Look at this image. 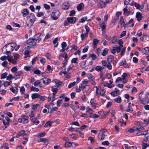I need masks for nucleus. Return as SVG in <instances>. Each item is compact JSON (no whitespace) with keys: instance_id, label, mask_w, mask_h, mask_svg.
Masks as SVG:
<instances>
[{"instance_id":"f257e3e1","label":"nucleus","mask_w":149,"mask_h":149,"mask_svg":"<svg viewBox=\"0 0 149 149\" xmlns=\"http://www.w3.org/2000/svg\"><path fill=\"white\" fill-rule=\"evenodd\" d=\"M29 17L30 19L28 22H26V24L30 28L35 21L36 17L34 14L33 13H31Z\"/></svg>"},{"instance_id":"f03ea898","label":"nucleus","mask_w":149,"mask_h":149,"mask_svg":"<svg viewBox=\"0 0 149 149\" xmlns=\"http://www.w3.org/2000/svg\"><path fill=\"white\" fill-rule=\"evenodd\" d=\"M76 18L75 17H68L67 20L64 22V26H66L68 25L69 23L74 24L76 22Z\"/></svg>"},{"instance_id":"7ed1b4c3","label":"nucleus","mask_w":149,"mask_h":149,"mask_svg":"<svg viewBox=\"0 0 149 149\" xmlns=\"http://www.w3.org/2000/svg\"><path fill=\"white\" fill-rule=\"evenodd\" d=\"M60 12L58 10H55L51 14V17L54 20H57L59 15Z\"/></svg>"},{"instance_id":"20e7f679","label":"nucleus","mask_w":149,"mask_h":149,"mask_svg":"<svg viewBox=\"0 0 149 149\" xmlns=\"http://www.w3.org/2000/svg\"><path fill=\"white\" fill-rule=\"evenodd\" d=\"M27 43L28 45L27 46L28 47L31 48L36 44V42L33 38H31L27 41Z\"/></svg>"},{"instance_id":"39448f33","label":"nucleus","mask_w":149,"mask_h":149,"mask_svg":"<svg viewBox=\"0 0 149 149\" xmlns=\"http://www.w3.org/2000/svg\"><path fill=\"white\" fill-rule=\"evenodd\" d=\"M4 49H6V53L7 54H9L10 53L13 49L10 46V45L8 44H7L3 47L2 50H3Z\"/></svg>"},{"instance_id":"423d86ee","label":"nucleus","mask_w":149,"mask_h":149,"mask_svg":"<svg viewBox=\"0 0 149 149\" xmlns=\"http://www.w3.org/2000/svg\"><path fill=\"white\" fill-rule=\"evenodd\" d=\"M43 83L45 84L43 87L45 86L46 85H48L51 82V80L50 79L47 78V77H44L42 79Z\"/></svg>"},{"instance_id":"0eeeda50","label":"nucleus","mask_w":149,"mask_h":149,"mask_svg":"<svg viewBox=\"0 0 149 149\" xmlns=\"http://www.w3.org/2000/svg\"><path fill=\"white\" fill-rule=\"evenodd\" d=\"M62 7L63 9L67 10L69 8V3L67 1L65 2L62 4Z\"/></svg>"},{"instance_id":"6e6552de","label":"nucleus","mask_w":149,"mask_h":149,"mask_svg":"<svg viewBox=\"0 0 149 149\" xmlns=\"http://www.w3.org/2000/svg\"><path fill=\"white\" fill-rule=\"evenodd\" d=\"M41 36L40 34L38 33L34 36V38L33 39L35 40V41L37 42H39L41 38L40 37Z\"/></svg>"},{"instance_id":"1a4fd4ad","label":"nucleus","mask_w":149,"mask_h":149,"mask_svg":"<svg viewBox=\"0 0 149 149\" xmlns=\"http://www.w3.org/2000/svg\"><path fill=\"white\" fill-rule=\"evenodd\" d=\"M22 13L23 17H25L29 14V13L27 9L25 8L22 10Z\"/></svg>"},{"instance_id":"9d476101","label":"nucleus","mask_w":149,"mask_h":149,"mask_svg":"<svg viewBox=\"0 0 149 149\" xmlns=\"http://www.w3.org/2000/svg\"><path fill=\"white\" fill-rule=\"evenodd\" d=\"M37 141L38 142H43L46 145H47L48 144V139L46 138H40Z\"/></svg>"},{"instance_id":"9b49d317","label":"nucleus","mask_w":149,"mask_h":149,"mask_svg":"<svg viewBox=\"0 0 149 149\" xmlns=\"http://www.w3.org/2000/svg\"><path fill=\"white\" fill-rule=\"evenodd\" d=\"M136 17L137 18V21L139 22L143 18L141 13L140 12H137L136 15Z\"/></svg>"},{"instance_id":"f8f14e48","label":"nucleus","mask_w":149,"mask_h":149,"mask_svg":"<svg viewBox=\"0 0 149 149\" xmlns=\"http://www.w3.org/2000/svg\"><path fill=\"white\" fill-rule=\"evenodd\" d=\"M21 117L22 119L24 120L23 121L24 123H26L29 122V120H28V117L27 116L22 115L21 116Z\"/></svg>"},{"instance_id":"ddd939ff","label":"nucleus","mask_w":149,"mask_h":149,"mask_svg":"<svg viewBox=\"0 0 149 149\" xmlns=\"http://www.w3.org/2000/svg\"><path fill=\"white\" fill-rule=\"evenodd\" d=\"M22 74L23 72L22 71L17 72L15 74V78L16 79L19 78V76Z\"/></svg>"},{"instance_id":"4468645a","label":"nucleus","mask_w":149,"mask_h":149,"mask_svg":"<svg viewBox=\"0 0 149 149\" xmlns=\"http://www.w3.org/2000/svg\"><path fill=\"white\" fill-rule=\"evenodd\" d=\"M114 56L113 55L109 56L107 59V60L108 63H111L113 60Z\"/></svg>"},{"instance_id":"2eb2a0df","label":"nucleus","mask_w":149,"mask_h":149,"mask_svg":"<svg viewBox=\"0 0 149 149\" xmlns=\"http://www.w3.org/2000/svg\"><path fill=\"white\" fill-rule=\"evenodd\" d=\"M115 90H116V91H113L111 93V95L113 97H115L118 95L119 93V90H117L116 88H115Z\"/></svg>"},{"instance_id":"dca6fc26","label":"nucleus","mask_w":149,"mask_h":149,"mask_svg":"<svg viewBox=\"0 0 149 149\" xmlns=\"http://www.w3.org/2000/svg\"><path fill=\"white\" fill-rule=\"evenodd\" d=\"M37 118H31V122L35 124L36 125H37L40 123L39 120H37Z\"/></svg>"},{"instance_id":"f3484780","label":"nucleus","mask_w":149,"mask_h":149,"mask_svg":"<svg viewBox=\"0 0 149 149\" xmlns=\"http://www.w3.org/2000/svg\"><path fill=\"white\" fill-rule=\"evenodd\" d=\"M127 6H126L123 9V14H126L128 16L130 14V10L129 9H127Z\"/></svg>"},{"instance_id":"a211bd4d","label":"nucleus","mask_w":149,"mask_h":149,"mask_svg":"<svg viewBox=\"0 0 149 149\" xmlns=\"http://www.w3.org/2000/svg\"><path fill=\"white\" fill-rule=\"evenodd\" d=\"M98 3L99 6L101 8H104L106 6V3L103 1H100Z\"/></svg>"},{"instance_id":"6ab92c4d","label":"nucleus","mask_w":149,"mask_h":149,"mask_svg":"<svg viewBox=\"0 0 149 149\" xmlns=\"http://www.w3.org/2000/svg\"><path fill=\"white\" fill-rule=\"evenodd\" d=\"M58 86L57 85L51 87L52 91L54 93H57L58 91Z\"/></svg>"},{"instance_id":"aec40b11","label":"nucleus","mask_w":149,"mask_h":149,"mask_svg":"<svg viewBox=\"0 0 149 149\" xmlns=\"http://www.w3.org/2000/svg\"><path fill=\"white\" fill-rule=\"evenodd\" d=\"M109 51V49L107 48H106L104 49L103 50L102 52L101 53V55L103 56H105L108 54Z\"/></svg>"},{"instance_id":"412c9836","label":"nucleus","mask_w":149,"mask_h":149,"mask_svg":"<svg viewBox=\"0 0 149 149\" xmlns=\"http://www.w3.org/2000/svg\"><path fill=\"white\" fill-rule=\"evenodd\" d=\"M89 116L91 118H95L99 117V116L95 113H90Z\"/></svg>"},{"instance_id":"4be33fe9","label":"nucleus","mask_w":149,"mask_h":149,"mask_svg":"<svg viewBox=\"0 0 149 149\" xmlns=\"http://www.w3.org/2000/svg\"><path fill=\"white\" fill-rule=\"evenodd\" d=\"M84 5L82 3L79 4L77 6V8L78 11H80L84 7Z\"/></svg>"},{"instance_id":"5701e85b","label":"nucleus","mask_w":149,"mask_h":149,"mask_svg":"<svg viewBox=\"0 0 149 149\" xmlns=\"http://www.w3.org/2000/svg\"><path fill=\"white\" fill-rule=\"evenodd\" d=\"M87 19V17L86 16L83 17L81 19L80 21V22H81V23H84L86 20L87 21H91V19Z\"/></svg>"},{"instance_id":"b1692460","label":"nucleus","mask_w":149,"mask_h":149,"mask_svg":"<svg viewBox=\"0 0 149 149\" xmlns=\"http://www.w3.org/2000/svg\"><path fill=\"white\" fill-rule=\"evenodd\" d=\"M105 135L103 133H100L98 135V138L99 139L103 141L105 137Z\"/></svg>"},{"instance_id":"393cba45","label":"nucleus","mask_w":149,"mask_h":149,"mask_svg":"<svg viewBox=\"0 0 149 149\" xmlns=\"http://www.w3.org/2000/svg\"><path fill=\"white\" fill-rule=\"evenodd\" d=\"M100 26L102 29V31L104 32L105 31L106 26L104 22H102L100 25Z\"/></svg>"},{"instance_id":"a878e982","label":"nucleus","mask_w":149,"mask_h":149,"mask_svg":"<svg viewBox=\"0 0 149 149\" xmlns=\"http://www.w3.org/2000/svg\"><path fill=\"white\" fill-rule=\"evenodd\" d=\"M58 40V38H56L53 40V42L54 44V47H57L58 45V43L57 42Z\"/></svg>"},{"instance_id":"bb28decb","label":"nucleus","mask_w":149,"mask_h":149,"mask_svg":"<svg viewBox=\"0 0 149 149\" xmlns=\"http://www.w3.org/2000/svg\"><path fill=\"white\" fill-rule=\"evenodd\" d=\"M149 52V47H146L143 49V52L145 54H147Z\"/></svg>"},{"instance_id":"cd10ccee","label":"nucleus","mask_w":149,"mask_h":149,"mask_svg":"<svg viewBox=\"0 0 149 149\" xmlns=\"http://www.w3.org/2000/svg\"><path fill=\"white\" fill-rule=\"evenodd\" d=\"M109 113H110L111 114V117H112L114 116L115 114V111L114 110H111L108 111L107 112V113L106 114H105L104 115H107V114Z\"/></svg>"},{"instance_id":"c85d7f7f","label":"nucleus","mask_w":149,"mask_h":149,"mask_svg":"<svg viewBox=\"0 0 149 149\" xmlns=\"http://www.w3.org/2000/svg\"><path fill=\"white\" fill-rule=\"evenodd\" d=\"M39 94L36 93L33 94L31 95V97L33 100H34L35 98H38Z\"/></svg>"},{"instance_id":"c756f323","label":"nucleus","mask_w":149,"mask_h":149,"mask_svg":"<svg viewBox=\"0 0 149 149\" xmlns=\"http://www.w3.org/2000/svg\"><path fill=\"white\" fill-rule=\"evenodd\" d=\"M72 145V143L70 142H66L65 143V148H68L71 146Z\"/></svg>"},{"instance_id":"7c9ffc66","label":"nucleus","mask_w":149,"mask_h":149,"mask_svg":"<svg viewBox=\"0 0 149 149\" xmlns=\"http://www.w3.org/2000/svg\"><path fill=\"white\" fill-rule=\"evenodd\" d=\"M88 36V34L85 33L84 34L82 33L81 35V38L82 40H83L85 38L87 37Z\"/></svg>"},{"instance_id":"2f4dec72","label":"nucleus","mask_w":149,"mask_h":149,"mask_svg":"<svg viewBox=\"0 0 149 149\" xmlns=\"http://www.w3.org/2000/svg\"><path fill=\"white\" fill-rule=\"evenodd\" d=\"M78 58H73L71 61V63H75L76 65L77 64L78 62L77 61H78Z\"/></svg>"},{"instance_id":"473e14b6","label":"nucleus","mask_w":149,"mask_h":149,"mask_svg":"<svg viewBox=\"0 0 149 149\" xmlns=\"http://www.w3.org/2000/svg\"><path fill=\"white\" fill-rule=\"evenodd\" d=\"M114 100L118 103H120L121 102V98L120 96H118L117 98L115 99Z\"/></svg>"},{"instance_id":"72a5a7b5","label":"nucleus","mask_w":149,"mask_h":149,"mask_svg":"<svg viewBox=\"0 0 149 149\" xmlns=\"http://www.w3.org/2000/svg\"><path fill=\"white\" fill-rule=\"evenodd\" d=\"M54 81L55 83L57 84L58 86H61L62 85V84L63 83V82L59 80L55 79L54 80Z\"/></svg>"},{"instance_id":"f704fd0d","label":"nucleus","mask_w":149,"mask_h":149,"mask_svg":"<svg viewBox=\"0 0 149 149\" xmlns=\"http://www.w3.org/2000/svg\"><path fill=\"white\" fill-rule=\"evenodd\" d=\"M111 42L113 44H115L117 41V38L116 36H113L111 39H110Z\"/></svg>"},{"instance_id":"c9c22d12","label":"nucleus","mask_w":149,"mask_h":149,"mask_svg":"<svg viewBox=\"0 0 149 149\" xmlns=\"http://www.w3.org/2000/svg\"><path fill=\"white\" fill-rule=\"evenodd\" d=\"M90 103L92 105V106L94 109H95L97 107L96 106V104L93 101V99H91V100L90 101Z\"/></svg>"},{"instance_id":"e433bc0d","label":"nucleus","mask_w":149,"mask_h":149,"mask_svg":"<svg viewBox=\"0 0 149 149\" xmlns=\"http://www.w3.org/2000/svg\"><path fill=\"white\" fill-rule=\"evenodd\" d=\"M125 111L126 112L132 113L133 111V109L132 107H130L129 106H128V108L126 109Z\"/></svg>"},{"instance_id":"4c0bfd02","label":"nucleus","mask_w":149,"mask_h":149,"mask_svg":"<svg viewBox=\"0 0 149 149\" xmlns=\"http://www.w3.org/2000/svg\"><path fill=\"white\" fill-rule=\"evenodd\" d=\"M25 132V131L23 130L21 131L16 136V137L18 138L19 136L23 134Z\"/></svg>"},{"instance_id":"58836bf2","label":"nucleus","mask_w":149,"mask_h":149,"mask_svg":"<svg viewBox=\"0 0 149 149\" xmlns=\"http://www.w3.org/2000/svg\"><path fill=\"white\" fill-rule=\"evenodd\" d=\"M39 89L37 88H35L32 86L31 87V91H34V92H38L39 91Z\"/></svg>"},{"instance_id":"ea45409f","label":"nucleus","mask_w":149,"mask_h":149,"mask_svg":"<svg viewBox=\"0 0 149 149\" xmlns=\"http://www.w3.org/2000/svg\"><path fill=\"white\" fill-rule=\"evenodd\" d=\"M52 70V68L51 66L49 65H47V69L46 70V72L48 73H50V71Z\"/></svg>"},{"instance_id":"a19ab883","label":"nucleus","mask_w":149,"mask_h":149,"mask_svg":"<svg viewBox=\"0 0 149 149\" xmlns=\"http://www.w3.org/2000/svg\"><path fill=\"white\" fill-rule=\"evenodd\" d=\"M8 45H10V46L14 50L16 46V44L13 42L10 43L8 44Z\"/></svg>"},{"instance_id":"79ce46f5","label":"nucleus","mask_w":149,"mask_h":149,"mask_svg":"<svg viewBox=\"0 0 149 149\" xmlns=\"http://www.w3.org/2000/svg\"><path fill=\"white\" fill-rule=\"evenodd\" d=\"M3 122L5 128H6L8 127L9 126V124L8 123L6 122V120H3Z\"/></svg>"},{"instance_id":"37998d69","label":"nucleus","mask_w":149,"mask_h":149,"mask_svg":"<svg viewBox=\"0 0 149 149\" xmlns=\"http://www.w3.org/2000/svg\"><path fill=\"white\" fill-rule=\"evenodd\" d=\"M113 49L111 50V53L114 54L116 52H117V47H113Z\"/></svg>"},{"instance_id":"c03bdc74","label":"nucleus","mask_w":149,"mask_h":149,"mask_svg":"<svg viewBox=\"0 0 149 149\" xmlns=\"http://www.w3.org/2000/svg\"><path fill=\"white\" fill-rule=\"evenodd\" d=\"M12 83V81H5L4 82V85L5 87H7L9 85Z\"/></svg>"},{"instance_id":"a18cd8bd","label":"nucleus","mask_w":149,"mask_h":149,"mask_svg":"<svg viewBox=\"0 0 149 149\" xmlns=\"http://www.w3.org/2000/svg\"><path fill=\"white\" fill-rule=\"evenodd\" d=\"M88 140L91 141V143H93L95 141V139L92 136H89L88 137Z\"/></svg>"},{"instance_id":"49530a36","label":"nucleus","mask_w":149,"mask_h":149,"mask_svg":"<svg viewBox=\"0 0 149 149\" xmlns=\"http://www.w3.org/2000/svg\"><path fill=\"white\" fill-rule=\"evenodd\" d=\"M45 98V96H44L40 95H39L38 98L40 100L44 101Z\"/></svg>"},{"instance_id":"de8ad7c7","label":"nucleus","mask_w":149,"mask_h":149,"mask_svg":"<svg viewBox=\"0 0 149 149\" xmlns=\"http://www.w3.org/2000/svg\"><path fill=\"white\" fill-rule=\"evenodd\" d=\"M13 76L11 74H10L6 77V79L8 80H10L13 79Z\"/></svg>"},{"instance_id":"09e8293b","label":"nucleus","mask_w":149,"mask_h":149,"mask_svg":"<svg viewBox=\"0 0 149 149\" xmlns=\"http://www.w3.org/2000/svg\"><path fill=\"white\" fill-rule=\"evenodd\" d=\"M7 73L6 72L3 73L1 76V79H2L6 78L7 77Z\"/></svg>"},{"instance_id":"8fccbe9b","label":"nucleus","mask_w":149,"mask_h":149,"mask_svg":"<svg viewBox=\"0 0 149 149\" xmlns=\"http://www.w3.org/2000/svg\"><path fill=\"white\" fill-rule=\"evenodd\" d=\"M90 57L92 58V60H95L97 58L96 55L94 54H91Z\"/></svg>"},{"instance_id":"3c124183","label":"nucleus","mask_w":149,"mask_h":149,"mask_svg":"<svg viewBox=\"0 0 149 149\" xmlns=\"http://www.w3.org/2000/svg\"><path fill=\"white\" fill-rule=\"evenodd\" d=\"M76 82L74 81L73 82L70 83L68 86V88H70L74 86L76 84Z\"/></svg>"},{"instance_id":"603ef678","label":"nucleus","mask_w":149,"mask_h":149,"mask_svg":"<svg viewBox=\"0 0 149 149\" xmlns=\"http://www.w3.org/2000/svg\"><path fill=\"white\" fill-rule=\"evenodd\" d=\"M126 61L125 59H124L119 63V65L120 66H123L125 63H126Z\"/></svg>"},{"instance_id":"864d4df0","label":"nucleus","mask_w":149,"mask_h":149,"mask_svg":"<svg viewBox=\"0 0 149 149\" xmlns=\"http://www.w3.org/2000/svg\"><path fill=\"white\" fill-rule=\"evenodd\" d=\"M123 47V45H120V46H119L117 47V53H119L121 50V48Z\"/></svg>"},{"instance_id":"5fc2aeb1","label":"nucleus","mask_w":149,"mask_h":149,"mask_svg":"<svg viewBox=\"0 0 149 149\" xmlns=\"http://www.w3.org/2000/svg\"><path fill=\"white\" fill-rule=\"evenodd\" d=\"M102 69H103V68H102L100 66H97L95 68V70L98 72L101 71Z\"/></svg>"},{"instance_id":"6e6d98bb","label":"nucleus","mask_w":149,"mask_h":149,"mask_svg":"<svg viewBox=\"0 0 149 149\" xmlns=\"http://www.w3.org/2000/svg\"><path fill=\"white\" fill-rule=\"evenodd\" d=\"M101 49L100 48H98L97 50V53L98 56L101 55Z\"/></svg>"},{"instance_id":"4d7b16f0","label":"nucleus","mask_w":149,"mask_h":149,"mask_svg":"<svg viewBox=\"0 0 149 149\" xmlns=\"http://www.w3.org/2000/svg\"><path fill=\"white\" fill-rule=\"evenodd\" d=\"M149 144L143 143L142 146V148L143 149H145L147 147L149 146Z\"/></svg>"},{"instance_id":"13d9d810","label":"nucleus","mask_w":149,"mask_h":149,"mask_svg":"<svg viewBox=\"0 0 149 149\" xmlns=\"http://www.w3.org/2000/svg\"><path fill=\"white\" fill-rule=\"evenodd\" d=\"M134 6H135L136 9H138L140 10V9L141 8V6L139 4L136 3V2Z\"/></svg>"},{"instance_id":"bf43d9fd","label":"nucleus","mask_w":149,"mask_h":149,"mask_svg":"<svg viewBox=\"0 0 149 149\" xmlns=\"http://www.w3.org/2000/svg\"><path fill=\"white\" fill-rule=\"evenodd\" d=\"M9 56H1V58L0 59L2 61H3L4 60H6V59H7V58L8 57H9Z\"/></svg>"},{"instance_id":"052dcab7","label":"nucleus","mask_w":149,"mask_h":149,"mask_svg":"<svg viewBox=\"0 0 149 149\" xmlns=\"http://www.w3.org/2000/svg\"><path fill=\"white\" fill-rule=\"evenodd\" d=\"M17 70V69L16 67H13L11 69V71L13 72H15Z\"/></svg>"},{"instance_id":"680f3d73","label":"nucleus","mask_w":149,"mask_h":149,"mask_svg":"<svg viewBox=\"0 0 149 149\" xmlns=\"http://www.w3.org/2000/svg\"><path fill=\"white\" fill-rule=\"evenodd\" d=\"M44 7L46 10H49L50 8V7L49 5L47 4H44Z\"/></svg>"},{"instance_id":"e2e57ef3","label":"nucleus","mask_w":149,"mask_h":149,"mask_svg":"<svg viewBox=\"0 0 149 149\" xmlns=\"http://www.w3.org/2000/svg\"><path fill=\"white\" fill-rule=\"evenodd\" d=\"M106 67L109 70H111L112 69V65L111 63H108L106 65Z\"/></svg>"},{"instance_id":"0e129e2a","label":"nucleus","mask_w":149,"mask_h":149,"mask_svg":"<svg viewBox=\"0 0 149 149\" xmlns=\"http://www.w3.org/2000/svg\"><path fill=\"white\" fill-rule=\"evenodd\" d=\"M102 144L104 146H108L109 144V142L108 141H105L102 143Z\"/></svg>"},{"instance_id":"69168bd1","label":"nucleus","mask_w":149,"mask_h":149,"mask_svg":"<svg viewBox=\"0 0 149 149\" xmlns=\"http://www.w3.org/2000/svg\"><path fill=\"white\" fill-rule=\"evenodd\" d=\"M99 41V40L97 39H95L93 40V44L94 45H97V44H98Z\"/></svg>"},{"instance_id":"338daca9","label":"nucleus","mask_w":149,"mask_h":149,"mask_svg":"<svg viewBox=\"0 0 149 149\" xmlns=\"http://www.w3.org/2000/svg\"><path fill=\"white\" fill-rule=\"evenodd\" d=\"M40 61L41 63L42 64L46 62L45 59L44 58L41 57L40 58Z\"/></svg>"},{"instance_id":"774afa93","label":"nucleus","mask_w":149,"mask_h":149,"mask_svg":"<svg viewBox=\"0 0 149 149\" xmlns=\"http://www.w3.org/2000/svg\"><path fill=\"white\" fill-rule=\"evenodd\" d=\"M25 89L24 87H21L20 89V91L21 94H24V93Z\"/></svg>"}]
</instances>
